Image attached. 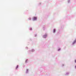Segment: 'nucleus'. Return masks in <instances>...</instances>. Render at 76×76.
Listing matches in <instances>:
<instances>
[{
    "label": "nucleus",
    "mask_w": 76,
    "mask_h": 76,
    "mask_svg": "<svg viewBox=\"0 0 76 76\" xmlns=\"http://www.w3.org/2000/svg\"><path fill=\"white\" fill-rule=\"evenodd\" d=\"M32 20H33L34 21L37 20V17H34L32 18Z\"/></svg>",
    "instance_id": "nucleus-1"
},
{
    "label": "nucleus",
    "mask_w": 76,
    "mask_h": 76,
    "mask_svg": "<svg viewBox=\"0 0 76 76\" xmlns=\"http://www.w3.org/2000/svg\"><path fill=\"white\" fill-rule=\"evenodd\" d=\"M47 36H48V34H46L43 36V38H46L47 37Z\"/></svg>",
    "instance_id": "nucleus-2"
},
{
    "label": "nucleus",
    "mask_w": 76,
    "mask_h": 76,
    "mask_svg": "<svg viewBox=\"0 0 76 76\" xmlns=\"http://www.w3.org/2000/svg\"><path fill=\"white\" fill-rule=\"evenodd\" d=\"M35 51V49H32L31 50H29L28 51V53H30L31 52H34Z\"/></svg>",
    "instance_id": "nucleus-3"
},
{
    "label": "nucleus",
    "mask_w": 76,
    "mask_h": 76,
    "mask_svg": "<svg viewBox=\"0 0 76 76\" xmlns=\"http://www.w3.org/2000/svg\"><path fill=\"white\" fill-rule=\"evenodd\" d=\"M76 43V38L75 40H74L73 42L72 43V45H74V44H75Z\"/></svg>",
    "instance_id": "nucleus-4"
},
{
    "label": "nucleus",
    "mask_w": 76,
    "mask_h": 76,
    "mask_svg": "<svg viewBox=\"0 0 76 76\" xmlns=\"http://www.w3.org/2000/svg\"><path fill=\"white\" fill-rule=\"evenodd\" d=\"M29 69H26V73H29Z\"/></svg>",
    "instance_id": "nucleus-5"
},
{
    "label": "nucleus",
    "mask_w": 76,
    "mask_h": 76,
    "mask_svg": "<svg viewBox=\"0 0 76 76\" xmlns=\"http://www.w3.org/2000/svg\"><path fill=\"white\" fill-rule=\"evenodd\" d=\"M56 29L55 28H54L53 29V33H56Z\"/></svg>",
    "instance_id": "nucleus-6"
},
{
    "label": "nucleus",
    "mask_w": 76,
    "mask_h": 76,
    "mask_svg": "<svg viewBox=\"0 0 76 76\" xmlns=\"http://www.w3.org/2000/svg\"><path fill=\"white\" fill-rule=\"evenodd\" d=\"M28 59H26L25 61V62L26 63H28Z\"/></svg>",
    "instance_id": "nucleus-7"
},
{
    "label": "nucleus",
    "mask_w": 76,
    "mask_h": 76,
    "mask_svg": "<svg viewBox=\"0 0 76 76\" xmlns=\"http://www.w3.org/2000/svg\"><path fill=\"white\" fill-rule=\"evenodd\" d=\"M19 66L18 65H17L16 67L15 68L16 70H17V69L18 68Z\"/></svg>",
    "instance_id": "nucleus-8"
},
{
    "label": "nucleus",
    "mask_w": 76,
    "mask_h": 76,
    "mask_svg": "<svg viewBox=\"0 0 76 76\" xmlns=\"http://www.w3.org/2000/svg\"><path fill=\"white\" fill-rule=\"evenodd\" d=\"M45 26H43V30H45Z\"/></svg>",
    "instance_id": "nucleus-9"
},
{
    "label": "nucleus",
    "mask_w": 76,
    "mask_h": 76,
    "mask_svg": "<svg viewBox=\"0 0 76 76\" xmlns=\"http://www.w3.org/2000/svg\"><path fill=\"white\" fill-rule=\"evenodd\" d=\"M70 0H68L67 1L68 3H70Z\"/></svg>",
    "instance_id": "nucleus-10"
},
{
    "label": "nucleus",
    "mask_w": 76,
    "mask_h": 76,
    "mask_svg": "<svg viewBox=\"0 0 76 76\" xmlns=\"http://www.w3.org/2000/svg\"><path fill=\"white\" fill-rule=\"evenodd\" d=\"M28 20H31V17H29L28 18Z\"/></svg>",
    "instance_id": "nucleus-11"
},
{
    "label": "nucleus",
    "mask_w": 76,
    "mask_h": 76,
    "mask_svg": "<svg viewBox=\"0 0 76 76\" xmlns=\"http://www.w3.org/2000/svg\"><path fill=\"white\" fill-rule=\"evenodd\" d=\"M69 72H66V75H69Z\"/></svg>",
    "instance_id": "nucleus-12"
},
{
    "label": "nucleus",
    "mask_w": 76,
    "mask_h": 76,
    "mask_svg": "<svg viewBox=\"0 0 76 76\" xmlns=\"http://www.w3.org/2000/svg\"><path fill=\"white\" fill-rule=\"evenodd\" d=\"M61 50V49H60V48H59L58 49V51H60Z\"/></svg>",
    "instance_id": "nucleus-13"
},
{
    "label": "nucleus",
    "mask_w": 76,
    "mask_h": 76,
    "mask_svg": "<svg viewBox=\"0 0 76 76\" xmlns=\"http://www.w3.org/2000/svg\"><path fill=\"white\" fill-rule=\"evenodd\" d=\"M32 29L31 28H30V30L31 31H32Z\"/></svg>",
    "instance_id": "nucleus-14"
},
{
    "label": "nucleus",
    "mask_w": 76,
    "mask_h": 76,
    "mask_svg": "<svg viewBox=\"0 0 76 76\" xmlns=\"http://www.w3.org/2000/svg\"><path fill=\"white\" fill-rule=\"evenodd\" d=\"M37 34H36L35 35V37H37Z\"/></svg>",
    "instance_id": "nucleus-15"
},
{
    "label": "nucleus",
    "mask_w": 76,
    "mask_h": 76,
    "mask_svg": "<svg viewBox=\"0 0 76 76\" xmlns=\"http://www.w3.org/2000/svg\"><path fill=\"white\" fill-rule=\"evenodd\" d=\"M39 5L41 4V3H39Z\"/></svg>",
    "instance_id": "nucleus-16"
},
{
    "label": "nucleus",
    "mask_w": 76,
    "mask_h": 76,
    "mask_svg": "<svg viewBox=\"0 0 76 76\" xmlns=\"http://www.w3.org/2000/svg\"><path fill=\"white\" fill-rule=\"evenodd\" d=\"M26 49H28V47H26Z\"/></svg>",
    "instance_id": "nucleus-17"
},
{
    "label": "nucleus",
    "mask_w": 76,
    "mask_h": 76,
    "mask_svg": "<svg viewBox=\"0 0 76 76\" xmlns=\"http://www.w3.org/2000/svg\"><path fill=\"white\" fill-rule=\"evenodd\" d=\"M75 63H76V60H75Z\"/></svg>",
    "instance_id": "nucleus-18"
},
{
    "label": "nucleus",
    "mask_w": 76,
    "mask_h": 76,
    "mask_svg": "<svg viewBox=\"0 0 76 76\" xmlns=\"http://www.w3.org/2000/svg\"><path fill=\"white\" fill-rule=\"evenodd\" d=\"M62 66H64V64H62Z\"/></svg>",
    "instance_id": "nucleus-19"
}]
</instances>
